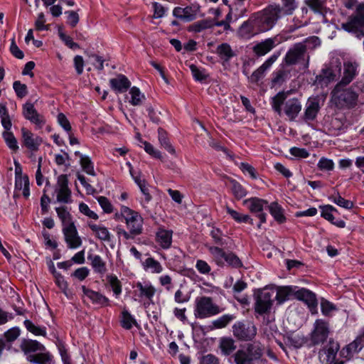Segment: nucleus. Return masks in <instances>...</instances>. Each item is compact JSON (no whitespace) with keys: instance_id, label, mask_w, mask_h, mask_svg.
<instances>
[{"instance_id":"nucleus-39","label":"nucleus","mask_w":364,"mask_h":364,"mask_svg":"<svg viewBox=\"0 0 364 364\" xmlns=\"http://www.w3.org/2000/svg\"><path fill=\"white\" fill-rule=\"evenodd\" d=\"M87 258L91 261V265L96 272L100 274H105L106 272L107 268L105 262L100 256L90 255Z\"/></svg>"},{"instance_id":"nucleus-42","label":"nucleus","mask_w":364,"mask_h":364,"mask_svg":"<svg viewBox=\"0 0 364 364\" xmlns=\"http://www.w3.org/2000/svg\"><path fill=\"white\" fill-rule=\"evenodd\" d=\"M129 94L131 95L129 102L133 106H139L146 100L145 95L136 87H132L129 90Z\"/></svg>"},{"instance_id":"nucleus-29","label":"nucleus","mask_w":364,"mask_h":364,"mask_svg":"<svg viewBox=\"0 0 364 364\" xmlns=\"http://www.w3.org/2000/svg\"><path fill=\"white\" fill-rule=\"evenodd\" d=\"M336 73L331 68L322 69L321 73L316 77V82L321 85H328L336 79Z\"/></svg>"},{"instance_id":"nucleus-11","label":"nucleus","mask_w":364,"mask_h":364,"mask_svg":"<svg viewBox=\"0 0 364 364\" xmlns=\"http://www.w3.org/2000/svg\"><path fill=\"white\" fill-rule=\"evenodd\" d=\"M21 133L22 146L31 153L37 152L43 143V139L35 135L26 127L21 129Z\"/></svg>"},{"instance_id":"nucleus-20","label":"nucleus","mask_w":364,"mask_h":364,"mask_svg":"<svg viewBox=\"0 0 364 364\" xmlns=\"http://www.w3.org/2000/svg\"><path fill=\"white\" fill-rule=\"evenodd\" d=\"M237 33L240 37L245 39H250L255 35L260 33L252 15L248 20L243 22L240 26Z\"/></svg>"},{"instance_id":"nucleus-35","label":"nucleus","mask_w":364,"mask_h":364,"mask_svg":"<svg viewBox=\"0 0 364 364\" xmlns=\"http://www.w3.org/2000/svg\"><path fill=\"white\" fill-rule=\"evenodd\" d=\"M89 227L95 233L96 237L99 240L105 242H109L111 240V235L107 228L95 224H89Z\"/></svg>"},{"instance_id":"nucleus-53","label":"nucleus","mask_w":364,"mask_h":364,"mask_svg":"<svg viewBox=\"0 0 364 364\" xmlns=\"http://www.w3.org/2000/svg\"><path fill=\"white\" fill-rule=\"evenodd\" d=\"M282 6H279L281 15H291L296 8L295 0H282Z\"/></svg>"},{"instance_id":"nucleus-13","label":"nucleus","mask_w":364,"mask_h":364,"mask_svg":"<svg viewBox=\"0 0 364 364\" xmlns=\"http://www.w3.org/2000/svg\"><path fill=\"white\" fill-rule=\"evenodd\" d=\"M359 63L356 61H345L343 63V70L341 79L337 83L350 85L358 76L359 73Z\"/></svg>"},{"instance_id":"nucleus-34","label":"nucleus","mask_w":364,"mask_h":364,"mask_svg":"<svg viewBox=\"0 0 364 364\" xmlns=\"http://www.w3.org/2000/svg\"><path fill=\"white\" fill-rule=\"evenodd\" d=\"M270 214L273 216L274 220L282 224L284 223L287 218L284 214L283 208L276 202H273L268 205Z\"/></svg>"},{"instance_id":"nucleus-32","label":"nucleus","mask_w":364,"mask_h":364,"mask_svg":"<svg viewBox=\"0 0 364 364\" xmlns=\"http://www.w3.org/2000/svg\"><path fill=\"white\" fill-rule=\"evenodd\" d=\"M296 287H282L277 289L275 298L278 304H281L289 299L291 295L294 296Z\"/></svg>"},{"instance_id":"nucleus-62","label":"nucleus","mask_w":364,"mask_h":364,"mask_svg":"<svg viewBox=\"0 0 364 364\" xmlns=\"http://www.w3.org/2000/svg\"><path fill=\"white\" fill-rule=\"evenodd\" d=\"M306 4L315 13L323 12L324 9V2L323 0H306Z\"/></svg>"},{"instance_id":"nucleus-1","label":"nucleus","mask_w":364,"mask_h":364,"mask_svg":"<svg viewBox=\"0 0 364 364\" xmlns=\"http://www.w3.org/2000/svg\"><path fill=\"white\" fill-rule=\"evenodd\" d=\"M356 87L355 83L351 85L336 83L331 92L332 101L340 109L355 107L359 97Z\"/></svg>"},{"instance_id":"nucleus-36","label":"nucleus","mask_w":364,"mask_h":364,"mask_svg":"<svg viewBox=\"0 0 364 364\" xmlns=\"http://www.w3.org/2000/svg\"><path fill=\"white\" fill-rule=\"evenodd\" d=\"M55 211L58 214V218L61 220L63 228L68 227L70 225H75L73 221L72 216L67 208L65 206L55 208Z\"/></svg>"},{"instance_id":"nucleus-50","label":"nucleus","mask_w":364,"mask_h":364,"mask_svg":"<svg viewBox=\"0 0 364 364\" xmlns=\"http://www.w3.org/2000/svg\"><path fill=\"white\" fill-rule=\"evenodd\" d=\"M3 137L5 140V142L8 147L12 151L16 152L19 146L18 145V141L14 134L11 132H4L3 133Z\"/></svg>"},{"instance_id":"nucleus-21","label":"nucleus","mask_w":364,"mask_h":364,"mask_svg":"<svg viewBox=\"0 0 364 364\" xmlns=\"http://www.w3.org/2000/svg\"><path fill=\"white\" fill-rule=\"evenodd\" d=\"M21 350L26 355L28 359L30 356H34L38 351H44L45 346L35 340L23 339L20 345Z\"/></svg>"},{"instance_id":"nucleus-41","label":"nucleus","mask_w":364,"mask_h":364,"mask_svg":"<svg viewBox=\"0 0 364 364\" xmlns=\"http://www.w3.org/2000/svg\"><path fill=\"white\" fill-rule=\"evenodd\" d=\"M220 348L225 355H229L236 349V345L232 338H223L220 341Z\"/></svg>"},{"instance_id":"nucleus-47","label":"nucleus","mask_w":364,"mask_h":364,"mask_svg":"<svg viewBox=\"0 0 364 364\" xmlns=\"http://www.w3.org/2000/svg\"><path fill=\"white\" fill-rule=\"evenodd\" d=\"M191 73L193 75V78L196 81L203 82L208 77L209 75L206 73L205 69H200L196 65L191 64L189 66Z\"/></svg>"},{"instance_id":"nucleus-30","label":"nucleus","mask_w":364,"mask_h":364,"mask_svg":"<svg viewBox=\"0 0 364 364\" xmlns=\"http://www.w3.org/2000/svg\"><path fill=\"white\" fill-rule=\"evenodd\" d=\"M216 53L224 62H228L232 58L235 56V51L232 49L230 44L227 43H223L218 46L216 48Z\"/></svg>"},{"instance_id":"nucleus-37","label":"nucleus","mask_w":364,"mask_h":364,"mask_svg":"<svg viewBox=\"0 0 364 364\" xmlns=\"http://www.w3.org/2000/svg\"><path fill=\"white\" fill-rule=\"evenodd\" d=\"M214 26V20L207 18L197 21L188 26V31L199 33L203 30L210 28Z\"/></svg>"},{"instance_id":"nucleus-5","label":"nucleus","mask_w":364,"mask_h":364,"mask_svg":"<svg viewBox=\"0 0 364 364\" xmlns=\"http://www.w3.org/2000/svg\"><path fill=\"white\" fill-rule=\"evenodd\" d=\"M309 55L305 53V48L303 45L298 43L289 49L283 60V63L288 66L301 65L304 71L309 68Z\"/></svg>"},{"instance_id":"nucleus-10","label":"nucleus","mask_w":364,"mask_h":364,"mask_svg":"<svg viewBox=\"0 0 364 364\" xmlns=\"http://www.w3.org/2000/svg\"><path fill=\"white\" fill-rule=\"evenodd\" d=\"M244 204L247 206L250 212L255 213L256 216L259 219L260 222L257 224V228H261L262 223L266 222L267 214L263 213V209L264 207L267 206L268 202L265 200L254 197L245 200Z\"/></svg>"},{"instance_id":"nucleus-46","label":"nucleus","mask_w":364,"mask_h":364,"mask_svg":"<svg viewBox=\"0 0 364 364\" xmlns=\"http://www.w3.org/2000/svg\"><path fill=\"white\" fill-rule=\"evenodd\" d=\"M329 199L337 205L348 210H350L353 207V203L351 200L343 198L338 193L331 196Z\"/></svg>"},{"instance_id":"nucleus-59","label":"nucleus","mask_w":364,"mask_h":364,"mask_svg":"<svg viewBox=\"0 0 364 364\" xmlns=\"http://www.w3.org/2000/svg\"><path fill=\"white\" fill-rule=\"evenodd\" d=\"M210 236L214 242L220 246L227 245L226 240L224 238L223 232L218 228H213L210 231Z\"/></svg>"},{"instance_id":"nucleus-54","label":"nucleus","mask_w":364,"mask_h":364,"mask_svg":"<svg viewBox=\"0 0 364 364\" xmlns=\"http://www.w3.org/2000/svg\"><path fill=\"white\" fill-rule=\"evenodd\" d=\"M232 185V192L237 199H241L247 195L246 190L237 181L232 179L230 181Z\"/></svg>"},{"instance_id":"nucleus-45","label":"nucleus","mask_w":364,"mask_h":364,"mask_svg":"<svg viewBox=\"0 0 364 364\" xmlns=\"http://www.w3.org/2000/svg\"><path fill=\"white\" fill-rule=\"evenodd\" d=\"M235 318V316L233 314H224L214 320L212 323L215 328H223L226 327L230 322H232Z\"/></svg>"},{"instance_id":"nucleus-25","label":"nucleus","mask_w":364,"mask_h":364,"mask_svg":"<svg viewBox=\"0 0 364 364\" xmlns=\"http://www.w3.org/2000/svg\"><path fill=\"white\" fill-rule=\"evenodd\" d=\"M110 87L117 92H124L130 87L131 82L128 78L122 74H119L115 78L109 80Z\"/></svg>"},{"instance_id":"nucleus-63","label":"nucleus","mask_w":364,"mask_h":364,"mask_svg":"<svg viewBox=\"0 0 364 364\" xmlns=\"http://www.w3.org/2000/svg\"><path fill=\"white\" fill-rule=\"evenodd\" d=\"M321 217H323V218H325L326 220H328L331 223H333L334 216L333 215L332 213L333 211H337L336 209L331 205L321 206Z\"/></svg>"},{"instance_id":"nucleus-48","label":"nucleus","mask_w":364,"mask_h":364,"mask_svg":"<svg viewBox=\"0 0 364 364\" xmlns=\"http://www.w3.org/2000/svg\"><path fill=\"white\" fill-rule=\"evenodd\" d=\"M80 164L82 170L87 174L95 176L96 173L94 170V165L91 159L87 156H81Z\"/></svg>"},{"instance_id":"nucleus-8","label":"nucleus","mask_w":364,"mask_h":364,"mask_svg":"<svg viewBox=\"0 0 364 364\" xmlns=\"http://www.w3.org/2000/svg\"><path fill=\"white\" fill-rule=\"evenodd\" d=\"M274 291L264 289L258 291L255 295V311L262 315L269 312L272 304Z\"/></svg>"},{"instance_id":"nucleus-19","label":"nucleus","mask_w":364,"mask_h":364,"mask_svg":"<svg viewBox=\"0 0 364 364\" xmlns=\"http://www.w3.org/2000/svg\"><path fill=\"white\" fill-rule=\"evenodd\" d=\"M294 296L296 299L306 304L311 311L315 309L317 306L318 302L316 294L307 289L301 288L296 289Z\"/></svg>"},{"instance_id":"nucleus-64","label":"nucleus","mask_w":364,"mask_h":364,"mask_svg":"<svg viewBox=\"0 0 364 364\" xmlns=\"http://www.w3.org/2000/svg\"><path fill=\"white\" fill-rule=\"evenodd\" d=\"M318 168L321 171H332L334 168L333 160L322 157L318 162Z\"/></svg>"},{"instance_id":"nucleus-2","label":"nucleus","mask_w":364,"mask_h":364,"mask_svg":"<svg viewBox=\"0 0 364 364\" xmlns=\"http://www.w3.org/2000/svg\"><path fill=\"white\" fill-rule=\"evenodd\" d=\"M259 33L272 29L281 18L279 5H269L263 10L252 15Z\"/></svg>"},{"instance_id":"nucleus-60","label":"nucleus","mask_w":364,"mask_h":364,"mask_svg":"<svg viewBox=\"0 0 364 364\" xmlns=\"http://www.w3.org/2000/svg\"><path fill=\"white\" fill-rule=\"evenodd\" d=\"M284 100H285V95L283 92H279L272 99L273 109L276 112H277L279 114H281V112H282L281 106L284 103Z\"/></svg>"},{"instance_id":"nucleus-16","label":"nucleus","mask_w":364,"mask_h":364,"mask_svg":"<svg viewBox=\"0 0 364 364\" xmlns=\"http://www.w3.org/2000/svg\"><path fill=\"white\" fill-rule=\"evenodd\" d=\"M57 200L63 203H69L71 202V191L68 188V181L66 175H60L58 178L57 188Z\"/></svg>"},{"instance_id":"nucleus-43","label":"nucleus","mask_w":364,"mask_h":364,"mask_svg":"<svg viewBox=\"0 0 364 364\" xmlns=\"http://www.w3.org/2000/svg\"><path fill=\"white\" fill-rule=\"evenodd\" d=\"M121 325L127 330L131 329L133 326H138L136 319L125 309L122 312Z\"/></svg>"},{"instance_id":"nucleus-38","label":"nucleus","mask_w":364,"mask_h":364,"mask_svg":"<svg viewBox=\"0 0 364 364\" xmlns=\"http://www.w3.org/2000/svg\"><path fill=\"white\" fill-rule=\"evenodd\" d=\"M272 75V83L274 85H282L291 77L290 70L285 68H282L273 73Z\"/></svg>"},{"instance_id":"nucleus-12","label":"nucleus","mask_w":364,"mask_h":364,"mask_svg":"<svg viewBox=\"0 0 364 364\" xmlns=\"http://www.w3.org/2000/svg\"><path fill=\"white\" fill-rule=\"evenodd\" d=\"M22 113L27 120L36 125V129H41L46 124L44 117L38 112L33 104L30 102H27L23 105Z\"/></svg>"},{"instance_id":"nucleus-52","label":"nucleus","mask_w":364,"mask_h":364,"mask_svg":"<svg viewBox=\"0 0 364 364\" xmlns=\"http://www.w3.org/2000/svg\"><path fill=\"white\" fill-rule=\"evenodd\" d=\"M24 325L26 329L35 336H46V327L37 326L34 325L30 320H25Z\"/></svg>"},{"instance_id":"nucleus-61","label":"nucleus","mask_w":364,"mask_h":364,"mask_svg":"<svg viewBox=\"0 0 364 364\" xmlns=\"http://www.w3.org/2000/svg\"><path fill=\"white\" fill-rule=\"evenodd\" d=\"M226 211L237 223H246L249 220L248 215L241 214L230 207H226Z\"/></svg>"},{"instance_id":"nucleus-26","label":"nucleus","mask_w":364,"mask_h":364,"mask_svg":"<svg viewBox=\"0 0 364 364\" xmlns=\"http://www.w3.org/2000/svg\"><path fill=\"white\" fill-rule=\"evenodd\" d=\"M82 290L83 294L87 296L93 304L101 306L109 305V299L100 292L87 289L85 286L82 287Z\"/></svg>"},{"instance_id":"nucleus-18","label":"nucleus","mask_w":364,"mask_h":364,"mask_svg":"<svg viewBox=\"0 0 364 364\" xmlns=\"http://www.w3.org/2000/svg\"><path fill=\"white\" fill-rule=\"evenodd\" d=\"M279 43L280 41L277 36L266 38L256 43L252 48V51L256 56L261 57L270 52Z\"/></svg>"},{"instance_id":"nucleus-9","label":"nucleus","mask_w":364,"mask_h":364,"mask_svg":"<svg viewBox=\"0 0 364 364\" xmlns=\"http://www.w3.org/2000/svg\"><path fill=\"white\" fill-rule=\"evenodd\" d=\"M340 346L338 342L330 339L329 341L318 351V359L323 364H333L336 362Z\"/></svg>"},{"instance_id":"nucleus-33","label":"nucleus","mask_w":364,"mask_h":364,"mask_svg":"<svg viewBox=\"0 0 364 364\" xmlns=\"http://www.w3.org/2000/svg\"><path fill=\"white\" fill-rule=\"evenodd\" d=\"M136 287L140 291V297H145L150 301H152V299L156 293V289L150 283L142 284L141 282H137Z\"/></svg>"},{"instance_id":"nucleus-14","label":"nucleus","mask_w":364,"mask_h":364,"mask_svg":"<svg viewBox=\"0 0 364 364\" xmlns=\"http://www.w3.org/2000/svg\"><path fill=\"white\" fill-rule=\"evenodd\" d=\"M328 323L321 319L316 320L314 324V330L311 336L313 345L323 343L328 338Z\"/></svg>"},{"instance_id":"nucleus-40","label":"nucleus","mask_w":364,"mask_h":364,"mask_svg":"<svg viewBox=\"0 0 364 364\" xmlns=\"http://www.w3.org/2000/svg\"><path fill=\"white\" fill-rule=\"evenodd\" d=\"M158 139L162 147H164L170 154H175V149L169 141L167 133L162 128H159L158 129Z\"/></svg>"},{"instance_id":"nucleus-23","label":"nucleus","mask_w":364,"mask_h":364,"mask_svg":"<svg viewBox=\"0 0 364 364\" xmlns=\"http://www.w3.org/2000/svg\"><path fill=\"white\" fill-rule=\"evenodd\" d=\"M301 110V102L296 98L289 99L284 103V112L291 121L296 119Z\"/></svg>"},{"instance_id":"nucleus-4","label":"nucleus","mask_w":364,"mask_h":364,"mask_svg":"<svg viewBox=\"0 0 364 364\" xmlns=\"http://www.w3.org/2000/svg\"><path fill=\"white\" fill-rule=\"evenodd\" d=\"M208 250L213 261L218 267L228 266L234 269H240L243 267L242 260L232 251H225L223 248L218 246H210L208 247Z\"/></svg>"},{"instance_id":"nucleus-49","label":"nucleus","mask_w":364,"mask_h":364,"mask_svg":"<svg viewBox=\"0 0 364 364\" xmlns=\"http://www.w3.org/2000/svg\"><path fill=\"white\" fill-rule=\"evenodd\" d=\"M299 44H302L305 48V53H307L308 50H314L316 48L321 45V41L318 37L313 36L309 38H306L301 43H298Z\"/></svg>"},{"instance_id":"nucleus-17","label":"nucleus","mask_w":364,"mask_h":364,"mask_svg":"<svg viewBox=\"0 0 364 364\" xmlns=\"http://www.w3.org/2000/svg\"><path fill=\"white\" fill-rule=\"evenodd\" d=\"M62 231L68 248L76 249L82 245V240L75 225L63 228Z\"/></svg>"},{"instance_id":"nucleus-15","label":"nucleus","mask_w":364,"mask_h":364,"mask_svg":"<svg viewBox=\"0 0 364 364\" xmlns=\"http://www.w3.org/2000/svg\"><path fill=\"white\" fill-rule=\"evenodd\" d=\"M281 52H274L269 58H267L264 63L259 66L252 74L248 77L249 81L252 83H257L261 79L264 77L265 72L272 65V64L280 56Z\"/></svg>"},{"instance_id":"nucleus-44","label":"nucleus","mask_w":364,"mask_h":364,"mask_svg":"<svg viewBox=\"0 0 364 364\" xmlns=\"http://www.w3.org/2000/svg\"><path fill=\"white\" fill-rule=\"evenodd\" d=\"M142 265L144 269H151L153 273H161L163 271V267L159 262L154 259L153 257H149L145 259Z\"/></svg>"},{"instance_id":"nucleus-24","label":"nucleus","mask_w":364,"mask_h":364,"mask_svg":"<svg viewBox=\"0 0 364 364\" xmlns=\"http://www.w3.org/2000/svg\"><path fill=\"white\" fill-rule=\"evenodd\" d=\"M363 347L364 342L360 335H359L353 342L341 350V355L350 359L354 353L359 352Z\"/></svg>"},{"instance_id":"nucleus-22","label":"nucleus","mask_w":364,"mask_h":364,"mask_svg":"<svg viewBox=\"0 0 364 364\" xmlns=\"http://www.w3.org/2000/svg\"><path fill=\"white\" fill-rule=\"evenodd\" d=\"M319 101L317 98H309L306 104L302 119L306 122L314 121L319 112Z\"/></svg>"},{"instance_id":"nucleus-51","label":"nucleus","mask_w":364,"mask_h":364,"mask_svg":"<svg viewBox=\"0 0 364 364\" xmlns=\"http://www.w3.org/2000/svg\"><path fill=\"white\" fill-rule=\"evenodd\" d=\"M184 9L185 21L189 22L196 18V16L200 11L198 5L188 6Z\"/></svg>"},{"instance_id":"nucleus-3","label":"nucleus","mask_w":364,"mask_h":364,"mask_svg":"<svg viewBox=\"0 0 364 364\" xmlns=\"http://www.w3.org/2000/svg\"><path fill=\"white\" fill-rule=\"evenodd\" d=\"M264 346L259 341L247 343L245 349L237 350L232 356L235 364H255L263 355Z\"/></svg>"},{"instance_id":"nucleus-56","label":"nucleus","mask_w":364,"mask_h":364,"mask_svg":"<svg viewBox=\"0 0 364 364\" xmlns=\"http://www.w3.org/2000/svg\"><path fill=\"white\" fill-rule=\"evenodd\" d=\"M112 289L116 296H118L122 292V285L120 281L114 275H108L107 277Z\"/></svg>"},{"instance_id":"nucleus-6","label":"nucleus","mask_w":364,"mask_h":364,"mask_svg":"<svg viewBox=\"0 0 364 364\" xmlns=\"http://www.w3.org/2000/svg\"><path fill=\"white\" fill-rule=\"evenodd\" d=\"M195 303L194 315L198 318H208L221 312L219 306L213 303L209 296L198 297Z\"/></svg>"},{"instance_id":"nucleus-57","label":"nucleus","mask_w":364,"mask_h":364,"mask_svg":"<svg viewBox=\"0 0 364 364\" xmlns=\"http://www.w3.org/2000/svg\"><path fill=\"white\" fill-rule=\"evenodd\" d=\"M142 224L143 219L140 217L134 220L132 223L127 224V227L128 230H130L131 233L134 235H140L142 232Z\"/></svg>"},{"instance_id":"nucleus-31","label":"nucleus","mask_w":364,"mask_h":364,"mask_svg":"<svg viewBox=\"0 0 364 364\" xmlns=\"http://www.w3.org/2000/svg\"><path fill=\"white\" fill-rule=\"evenodd\" d=\"M21 191L25 198H28L30 196L29 179L27 175H24L23 177H15V191Z\"/></svg>"},{"instance_id":"nucleus-27","label":"nucleus","mask_w":364,"mask_h":364,"mask_svg":"<svg viewBox=\"0 0 364 364\" xmlns=\"http://www.w3.org/2000/svg\"><path fill=\"white\" fill-rule=\"evenodd\" d=\"M173 231L159 228L156 233V240L163 249H168L172 243Z\"/></svg>"},{"instance_id":"nucleus-28","label":"nucleus","mask_w":364,"mask_h":364,"mask_svg":"<svg viewBox=\"0 0 364 364\" xmlns=\"http://www.w3.org/2000/svg\"><path fill=\"white\" fill-rule=\"evenodd\" d=\"M28 360L36 364H53V355L45 349L44 351H38L34 356L28 358Z\"/></svg>"},{"instance_id":"nucleus-58","label":"nucleus","mask_w":364,"mask_h":364,"mask_svg":"<svg viewBox=\"0 0 364 364\" xmlns=\"http://www.w3.org/2000/svg\"><path fill=\"white\" fill-rule=\"evenodd\" d=\"M288 343L294 347L295 348H299L303 346L306 342V339L304 336L301 335H294L287 337Z\"/></svg>"},{"instance_id":"nucleus-55","label":"nucleus","mask_w":364,"mask_h":364,"mask_svg":"<svg viewBox=\"0 0 364 364\" xmlns=\"http://www.w3.org/2000/svg\"><path fill=\"white\" fill-rule=\"evenodd\" d=\"M124 220H125L126 225L132 223L134 220L140 218L141 215L136 211L130 209L127 206H122V215Z\"/></svg>"},{"instance_id":"nucleus-7","label":"nucleus","mask_w":364,"mask_h":364,"mask_svg":"<svg viewBox=\"0 0 364 364\" xmlns=\"http://www.w3.org/2000/svg\"><path fill=\"white\" fill-rule=\"evenodd\" d=\"M235 338L241 341H251L257 335L255 325L250 321H237L232 326Z\"/></svg>"}]
</instances>
